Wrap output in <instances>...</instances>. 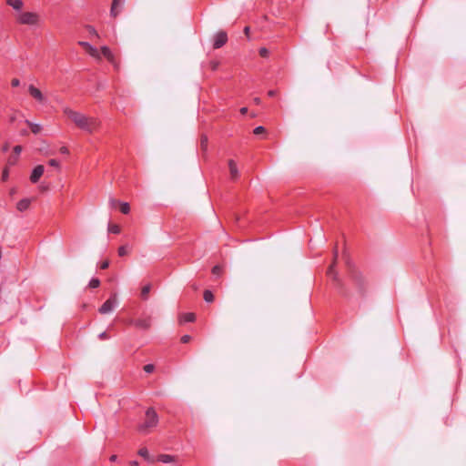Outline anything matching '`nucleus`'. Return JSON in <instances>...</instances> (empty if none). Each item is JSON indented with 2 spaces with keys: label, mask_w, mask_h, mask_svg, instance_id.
Returning a JSON list of instances; mask_svg holds the SVG:
<instances>
[{
  "label": "nucleus",
  "mask_w": 466,
  "mask_h": 466,
  "mask_svg": "<svg viewBox=\"0 0 466 466\" xmlns=\"http://www.w3.org/2000/svg\"><path fill=\"white\" fill-rule=\"evenodd\" d=\"M99 285L100 281L98 279H92L89 282V287L93 289L97 288Z\"/></svg>",
  "instance_id": "b1692460"
},
{
  "label": "nucleus",
  "mask_w": 466,
  "mask_h": 466,
  "mask_svg": "<svg viewBox=\"0 0 466 466\" xmlns=\"http://www.w3.org/2000/svg\"><path fill=\"white\" fill-rule=\"evenodd\" d=\"M228 165L231 178L233 180L238 179V177L239 176V172H238V169L237 167V163L233 159H229L228 161Z\"/></svg>",
  "instance_id": "1a4fd4ad"
},
{
  "label": "nucleus",
  "mask_w": 466,
  "mask_h": 466,
  "mask_svg": "<svg viewBox=\"0 0 466 466\" xmlns=\"http://www.w3.org/2000/svg\"><path fill=\"white\" fill-rule=\"evenodd\" d=\"M212 273L214 275L219 276L222 273V268L220 266H218V265L213 267Z\"/></svg>",
  "instance_id": "a878e982"
},
{
  "label": "nucleus",
  "mask_w": 466,
  "mask_h": 466,
  "mask_svg": "<svg viewBox=\"0 0 466 466\" xmlns=\"http://www.w3.org/2000/svg\"><path fill=\"white\" fill-rule=\"evenodd\" d=\"M59 151H60L61 154H64V155L69 154V150H68V148L66 147H60Z\"/></svg>",
  "instance_id": "58836bf2"
},
{
  "label": "nucleus",
  "mask_w": 466,
  "mask_h": 466,
  "mask_svg": "<svg viewBox=\"0 0 466 466\" xmlns=\"http://www.w3.org/2000/svg\"><path fill=\"white\" fill-rule=\"evenodd\" d=\"M227 40V34L225 32H218L215 36L214 48H220L226 44Z\"/></svg>",
  "instance_id": "6e6552de"
},
{
  "label": "nucleus",
  "mask_w": 466,
  "mask_h": 466,
  "mask_svg": "<svg viewBox=\"0 0 466 466\" xmlns=\"http://www.w3.org/2000/svg\"><path fill=\"white\" fill-rule=\"evenodd\" d=\"M244 33L248 35L249 33V27H245Z\"/></svg>",
  "instance_id": "09e8293b"
},
{
  "label": "nucleus",
  "mask_w": 466,
  "mask_h": 466,
  "mask_svg": "<svg viewBox=\"0 0 466 466\" xmlns=\"http://www.w3.org/2000/svg\"><path fill=\"white\" fill-rule=\"evenodd\" d=\"M8 148H9V145H8V143H5V144L2 147V151H3V152H5V151H7V150H8Z\"/></svg>",
  "instance_id": "37998d69"
},
{
  "label": "nucleus",
  "mask_w": 466,
  "mask_h": 466,
  "mask_svg": "<svg viewBox=\"0 0 466 466\" xmlns=\"http://www.w3.org/2000/svg\"><path fill=\"white\" fill-rule=\"evenodd\" d=\"M203 296H204V299L207 302H213L214 301V295H213V293L209 289H206L204 291Z\"/></svg>",
  "instance_id": "6ab92c4d"
},
{
  "label": "nucleus",
  "mask_w": 466,
  "mask_h": 466,
  "mask_svg": "<svg viewBox=\"0 0 466 466\" xmlns=\"http://www.w3.org/2000/svg\"><path fill=\"white\" fill-rule=\"evenodd\" d=\"M25 124L30 127L34 134H39L42 131V127L39 124L32 123L29 120H25Z\"/></svg>",
  "instance_id": "4468645a"
},
{
  "label": "nucleus",
  "mask_w": 466,
  "mask_h": 466,
  "mask_svg": "<svg viewBox=\"0 0 466 466\" xmlns=\"http://www.w3.org/2000/svg\"><path fill=\"white\" fill-rule=\"evenodd\" d=\"M119 206H120V211L123 214H127L130 211V207H129L128 203H126V202L120 203Z\"/></svg>",
  "instance_id": "4be33fe9"
},
{
  "label": "nucleus",
  "mask_w": 466,
  "mask_h": 466,
  "mask_svg": "<svg viewBox=\"0 0 466 466\" xmlns=\"http://www.w3.org/2000/svg\"><path fill=\"white\" fill-rule=\"evenodd\" d=\"M337 258H338V251L335 250L334 252V259H333V262L332 264L329 266V268H328V271H327V274L329 276H332L334 279H336V272L334 270V266L337 262Z\"/></svg>",
  "instance_id": "2eb2a0df"
},
{
  "label": "nucleus",
  "mask_w": 466,
  "mask_h": 466,
  "mask_svg": "<svg viewBox=\"0 0 466 466\" xmlns=\"http://www.w3.org/2000/svg\"><path fill=\"white\" fill-rule=\"evenodd\" d=\"M116 295L114 294L99 308L98 311L101 314H108L112 312L117 305Z\"/></svg>",
  "instance_id": "20e7f679"
},
{
  "label": "nucleus",
  "mask_w": 466,
  "mask_h": 466,
  "mask_svg": "<svg viewBox=\"0 0 466 466\" xmlns=\"http://www.w3.org/2000/svg\"><path fill=\"white\" fill-rule=\"evenodd\" d=\"M131 465H133V466H137V465H138V462H137V461H132V462H131Z\"/></svg>",
  "instance_id": "3c124183"
},
{
  "label": "nucleus",
  "mask_w": 466,
  "mask_h": 466,
  "mask_svg": "<svg viewBox=\"0 0 466 466\" xmlns=\"http://www.w3.org/2000/svg\"><path fill=\"white\" fill-rule=\"evenodd\" d=\"M48 164L51 166V167H56V168H60V165H59V162L56 159H50L48 161Z\"/></svg>",
  "instance_id": "cd10ccee"
},
{
  "label": "nucleus",
  "mask_w": 466,
  "mask_h": 466,
  "mask_svg": "<svg viewBox=\"0 0 466 466\" xmlns=\"http://www.w3.org/2000/svg\"><path fill=\"white\" fill-rule=\"evenodd\" d=\"M124 0H113L112 5L115 6L122 5Z\"/></svg>",
  "instance_id": "a19ab883"
},
{
  "label": "nucleus",
  "mask_w": 466,
  "mask_h": 466,
  "mask_svg": "<svg viewBox=\"0 0 466 466\" xmlns=\"http://www.w3.org/2000/svg\"><path fill=\"white\" fill-rule=\"evenodd\" d=\"M259 55H260L262 57H266V56H268V49H267V48H265V47L260 48V49H259Z\"/></svg>",
  "instance_id": "7c9ffc66"
},
{
  "label": "nucleus",
  "mask_w": 466,
  "mask_h": 466,
  "mask_svg": "<svg viewBox=\"0 0 466 466\" xmlns=\"http://www.w3.org/2000/svg\"><path fill=\"white\" fill-rule=\"evenodd\" d=\"M101 52L103 54V56L110 62L112 63L113 65L116 66V61H115V56L113 55V53L111 52V50L107 47V46H102L101 47Z\"/></svg>",
  "instance_id": "9d476101"
},
{
  "label": "nucleus",
  "mask_w": 466,
  "mask_h": 466,
  "mask_svg": "<svg viewBox=\"0 0 466 466\" xmlns=\"http://www.w3.org/2000/svg\"><path fill=\"white\" fill-rule=\"evenodd\" d=\"M63 112L76 127L89 134L96 131L101 126V122L97 118L84 115L69 107H65Z\"/></svg>",
  "instance_id": "f257e3e1"
},
{
  "label": "nucleus",
  "mask_w": 466,
  "mask_h": 466,
  "mask_svg": "<svg viewBox=\"0 0 466 466\" xmlns=\"http://www.w3.org/2000/svg\"><path fill=\"white\" fill-rule=\"evenodd\" d=\"M16 21L23 25L37 26L40 24L41 16L35 12H21L16 15Z\"/></svg>",
  "instance_id": "7ed1b4c3"
},
{
  "label": "nucleus",
  "mask_w": 466,
  "mask_h": 466,
  "mask_svg": "<svg viewBox=\"0 0 466 466\" xmlns=\"http://www.w3.org/2000/svg\"><path fill=\"white\" fill-rule=\"evenodd\" d=\"M266 129L263 127H258L254 129V134L255 135H259V134H262V133H265Z\"/></svg>",
  "instance_id": "c85d7f7f"
},
{
  "label": "nucleus",
  "mask_w": 466,
  "mask_h": 466,
  "mask_svg": "<svg viewBox=\"0 0 466 466\" xmlns=\"http://www.w3.org/2000/svg\"><path fill=\"white\" fill-rule=\"evenodd\" d=\"M157 423L158 415L153 408H148L145 414V420L137 427V430L143 434H147Z\"/></svg>",
  "instance_id": "f03ea898"
},
{
  "label": "nucleus",
  "mask_w": 466,
  "mask_h": 466,
  "mask_svg": "<svg viewBox=\"0 0 466 466\" xmlns=\"http://www.w3.org/2000/svg\"><path fill=\"white\" fill-rule=\"evenodd\" d=\"M118 255L120 257L127 256L128 254L127 247V246H121L118 248Z\"/></svg>",
  "instance_id": "5701e85b"
},
{
  "label": "nucleus",
  "mask_w": 466,
  "mask_h": 466,
  "mask_svg": "<svg viewBox=\"0 0 466 466\" xmlns=\"http://www.w3.org/2000/svg\"><path fill=\"white\" fill-rule=\"evenodd\" d=\"M92 57L100 60L101 56L96 48L93 47L89 43L80 41L78 43Z\"/></svg>",
  "instance_id": "423d86ee"
},
{
  "label": "nucleus",
  "mask_w": 466,
  "mask_h": 466,
  "mask_svg": "<svg viewBox=\"0 0 466 466\" xmlns=\"http://www.w3.org/2000/svg\"><path fill=\"white\" fill-rule=\"evenodd\" d=\"M17 161V157H10L9 159H8V165H15Z\"/></svg>",
  "instance_id": "ea45409f"
},
{
  "label": "nucleus",
  "mask_w": 466,
  "mask_h": 466,
  "mask_svg": "<svg viewBox=\"0 0 466 466\" xmlns=\"http://www.w3.org/2000/svg\"><path fill=\"white\" fill-rule=\"evenodd\" d=\"M276 94H277V91H275V90H270V91L268 92V95L269 96H276Z\"/></svg>",
  "instance_id": "c03bdc74"
},
{
  "label": "nucleus",
  "mask_w": 466,
  "mask_h": 466,
  "mask_svg": "<svg viewBox=\"0 0 466 466\" xmlns=\"http://www.w3.org/2000/svg\"><path fill=\"white\" fill-rule=\"evenodd\" d=\"M22 135H27V132L25 130L22 131Z\"/></svg>",
  "instance_id": "603ef678"
},
{
  "label": "nucleus",
  "mask_w": 466,
  "mask_h": 466,
  "mask_svg": "<svg viewBox=\"0 0 466 466\" xmlns=\"http://www.w3.org/2000/svg\"><path fill=\"white\" fill-rule=\"evenodd\" d=\"M108 266H109V261H108V260H106V261H104V262L101 264V266H100V267H101V268H102V269H106V268H108Z\"/></svg>",
  "instance_id": "79ce46f5"
},
{
  "label": "nucleus",
  "mask_w": 466,
  "mask_h": 466,
  "mask_svg": "<svg viewBox=\"0 0 466 466\" xmlns=\"http://www.w3.org/2000/svg\"><path fill=\"white\" fill-rule=\"evenodd\" d=\"M10 121H11V122L15 121V116H10Z\"/></svg>",
  "instance_id": "8fccbe9b"
},
{
  "label": "nucleus",
  "mask_w": 466,
  "mask_h": 466,
  "mask_svg": "<svg viewBox=\"0 0 466 466\" xmlns=\"http://www.w3.org/2000/svg\"><path fill=\"white\" fill-rule=\"evenodd\" d=\"M201 147L203 149H206L207 147H208V137H202L201 138Z\"/></svg>",
  "instance_id": "2f4dec72"
},
{
  "label": "nucleus",
  "mask_w": 466,
  "mask_h": 466,
  "mask_svg": "<svg viewBox=\"0 0 466 466\" xmlns=\"http://www.w3.org/2000/svg\"><path fill=\"white\" fill-rule=\"evenodd\" d=\"M144 370L147 373H151L155 370V366L153 364H147L144 366Z\"/></svg>",
  "instance_id": "bb28decb"
},
{
  "label": "nucleus",
  "mask_w": 466,
  "mask_h": 466,
  "mask_svg": "<svg viewBox=\"0 0 466 466\" xmlns=\"http://www.w3.org/2000/svg\"><path fill=\"white\" fill-rule=\"evenodd\" d=\"M138 454L145 458L146 460H147L148 461H153V459L149 456V453H148V451L147 448H141L139 451H138Z\"/></svg>",
  "instance_id": "a211bd4d"
},
{
  "label": "nucleus",
  "mask_w": 466,
  "mask_h": 466,
  "mask_svg": "<svg viewBox=\"0 0 466 466\" xmlns=\"http://www.w3.org/2000/svg\"><path fill=\"white\" fill-rule=\"evenodd\" d=\"M98 338L100 339H109V335L107 334L106 331H103L101 332L99 335H98Z\"/></svg>",
  "instance_id": "473e14b6"
},
{
  "label": "nucleus",
  "mask_w": 466,
  "mask_h": 466,
  "mask_svg": "<svg viewBox=\"0 0 466 466\" xmlns=\"http://www.w3.org/2000/svg\"><path fill=\"white\" fill-rule=\"evenodd\" d=\"M116 459H117L116 455H112V456L109 458V460H110L111 461H113V462H114V461H116Z\"/></svg>",
  "instance_id": "de8ad7c7"
},
{
  "label": "nucleus",
  "mask_w": 466,
  "mask_h": 466,
  "mask_svg": "<svg viewBox=\"0 0 466 466\" xmlns=\"http://www.w3.org/2000/svg\"><path fill=\"white\" fill-rule=\"evenodd\" d=\"M118 6H115V5H111V10H110V15L113 16V17H116L119 14V10L117 9Z\"/></svg>",
  "instance_id": "393cba45"
},
{
  "label": "nucleus",
  "mask_w": 466,
  "mask_h": 466,
  "mask_svg": "<svg viewBox=\"0 0 466 466\" xmlns=\"http://www.w3.org/2000/svg\"><path fill=\"white\" fill-rule=\"evenodd\" d=\"M88 31L90 34L94 35L95 36L98 37V34L97 32L96 31V29L92 26H88Z\"/></svg>",
  "instance_id": "c9c22d12"
},
{
  "label": "nucleus",
  "mask_w": 466,
  "mask_h": 466,
  "mask_svg": "<svg viewBox=\"0 0 466 466\" xmlns=\"http://www.w3.org/2000/svg\"><path fill=\"white\" fill-rule=\"evenodd\" d=\"M11 194H15V190L13 188L11 191H10Z\"/></svg>",
  "instance_id": "864d4df0"
},
{
  "label": "nucleus",
  "mask_w": 466,
  "mask_h": 466,
  "mask_svg": "<svg viewBox=\"0 0 466 466\" xmlns=\"http://www.w3.org/2000/svg\"><path fill=\"white\" fill-rule=\"evenodd\" d=\"M191 340V337L189 335H184L181 337L182 343H187Z\"/></svg>",
  "instance_id": "72a5a7b5"
},
{
  "label": "nucleus",
  "mask_w": 466,
  "mask_h": 466,
  "mask_svg": "<svg viewBox=\"0 0 466 466\" xmlns=\"http://www.w3.org/2000/svg\"><path fill=\"white\" fill-rule=\"evenodd\" d=\"M196 319L194 313H185L181 316V321L192 322Z\"/></svg>",
  "instance_id": "f3484780"
},
{
  "label": "nucleus",
  "mask_w": 466,
  "mask_h": 466,
  "mask_svg": "<svg viewBox=\"0 0 466 466\" xmlns=\"http://www.w3.org/2000/svg\"><path fill=\"white\" fill-rule=\"evenodd\" d=\"M247 112H248V108H247V107H242V108L240 109V113H241L242 115L247 114Z\"/></svg>",
  "instance_id": "a18cd8bd"
},
{
  "label": "nucleus",
  "mask_w": 466,
  "mask_h": 466,
  "mask_svg": "<svg viewBox=\"0 0 466 466\" xmlns=\"http://www.w3.org/2000/svg\"><path fill=\"white\" fill-rule=\"evenodd\" d=\"M28 93L30 94V96L35 98L36 101H38L39 103H45L46 102V97L45 96L43 95V93L37 88L35 87V86L33 85H30L28 86Z\"/></svg>",
  "instance_id": "39448f33"
},
{
  "label": "nucleus",
  "mask_w": 466,
  "mask_h": 466,
  "mask_svg": "<svg viewBox=\"0 0 466 466\" xmlns=\"http://www.w3.org/2000/svg\"><path fill=\"white\" fill-rule=\"evenodd\" d=\"M150 285H146L142 288L141 289V297L144 299H147V296L150 292Z\"/></svg>",
  "instance_id": "aec40b11"
},
{
  "label": "nucleus",
  "mask_w": 466,
  "mask_h": 466,
  "mask_svg": "<svg viewBox=\"0 0 466 466\" xmlns=\"http://www.w3.org/2000/svg\"><path fill=\"white\" fill-rule=\"evenodd\" d=\"M30 203H31V200L28 199V198H24L22 200H20L17 205H16V208L19 210V211H25L26 209L29 208L30 207Z\"/></svg>",
  "instance_id": "9b49d317"
},
{
  "label": "nucleus",
  "mask_w": 466,
  "mask_h": 466,
  "mask_svg": "<svg viewBox=\"0 0 466 466\" xmlns=\"http://www.w3.org/2000/svg\"><path fill=\"white\" fill-rule=\"evenodd\" d=\"M21 151H22V147L21 146H15L14 147V153L15 155H19L21 153Z\"/></svg>",
  "instance_id": "4c0bfd02"
},
{
  "label": "nucleus",
  "mask_w": 466,
  "mask_h": 466,
  "mask_svg": "<svg viewBox=\"0 0 466 466\" xmlns=\"http://www.w3.org/2000/svg\"><path fill=\"white\" fill-rule=\"evenodd\" d=\"M11 84L14 87H16L20 85V81L17 78H14V79H12Z\"/></svg>",
  "instance_id": "e433bc0d"
},
{
  "label": "nucleus",
  "mask_w": 466,
  "mask_h": 466,
  "mask_svg": "<svg viewBox=\"0 0 466 466\" xmlns=\"http://www.w3.org/2000/svg\"><path fill=\"white\" fill-rule=\"evenodd\" d=\"M108 231L114 234H118L120 233V227L116 224H109Z\"/></svg>",
  "instance_id": "412c9836"
},
{
  "label": "nucleus",
  "mask_w": 466,
  "mask_h": 466,
  "mask_svg": "<svg viewBox=\"0 0 466 466\" xmlns=\"http://www.w3.org/2000/svg\"><path fill=\"white\" fill-rule=\"evenodd\" d=\"M157 460L164 463L175 462L177 461L175 456L169 454H160Z\"/></svg>",
  "instance_id": "f8f14e48"
},
{
  "label": "nucleus",
  "mask_w": 466,
  "mask_h": 466,
  "mask_svg": "<svg viewBox=\"0 0 466 466\" xmlns=\"http://www.w3.org/2000/svg\"><path fill=\"white\" fill-rule=\"evenodd\" d=\"M6 3L15 10H21L24 6L22 0H6Z\"/></svg>",
  "instance_id": "ddd939ff"
},
{
  "label": "nucleus",
  "mask_w": 466,
  "mask_h": 466,
  "mask_svg": "<svg viewBox=\"0 0 466 466\" xmlns=\"http://www.w3.org/2000/svg\"><path fill=\"white\" fill-rule=\"evenodd\" d=\"M9 172L7 168H5L2 172V180L6 181L8 179Z\"/></svg>",
  "instance_id": "c756f323"
},
{
  "label": "nucleus",
  "mask_w": 466,
  "mask_h": 466,
  "mask_svg": "<svg viewBox=\"0 0 466 466\" xmlns=\"http://www.w3.org/2000/svg\"><path fill=\"white\" fill-rule=\"evenodd\" d=\"M109 204L112 208H115L116 205L120 204L116 199L115 198H110L109 199Z\"/></svg>",
  "instance_id": "f704fd0d"
},
{
  "label": "nucleus",
  "mask_w": 466,
  "mask_h": 466,
  "mask_svg": "<svg viewBox=\"0 0 466 466\" xmlns=\"http://www.w3.org/2000/svg\"><path fill=\"white\" fill-rule=\"evenodd\" d=\"M135 325L139 328V329H148L150 328V322L147 319H137L136 322H135Z\"/></svg>",
  "instance_id": "dca6fc26"
},
{
  "label": "nucleus",
  "mask_w": 466,
  "mask_h": 466,
  "mask_svg": "<svg viewBox=\"0 0 466 466\" xmlns=\"http://www.w3.org/2000/svg\"><path fill=\"white\" fill-rule=\"evenodd\" d=\"M44 171H45V167L43 165L36 166L34 168V170L30 176L31 182L36 183L39 180V178L42 177V175L44 174Z\"/></svg>",
  "instance_id": "0eeeda50"
},
{
  "label": "nucleus",
  "mask_w": 466,
  "mask_h": 466,
  "mask_svg": "<svg viewBox=\"0 0 466 466\" xmlns=\"http://www.w3.org/2000/svg\"><path fill=\"white\" fill-rule=\"evenodd\" d=\"M254 103L257 105H259L261 103L260 98H258V97L254 98Z\"/></svg>",
  "instance_id": "49530a36"
}]
</instances>
